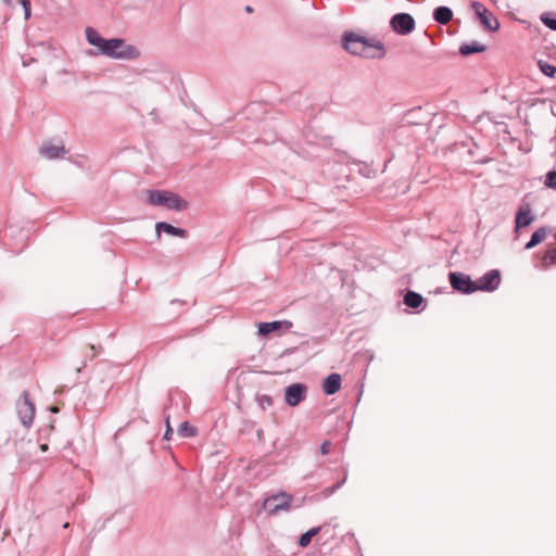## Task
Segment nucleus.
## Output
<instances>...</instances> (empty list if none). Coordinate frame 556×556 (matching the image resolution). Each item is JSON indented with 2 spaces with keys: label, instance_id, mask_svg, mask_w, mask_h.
Wrapping results in <instances>:
<instances>
[{
  "label": "nucleus",
  "instance_id": "obj_1",
  "mask_svg": "<svg viewBox=\"0 0 556 556\" xmlns=\"http://www.w3.org/2000/svg\"><path fill=\"white\" fill-rule=\"evenodd\" d=\"M85 34L88 43L98 49L97 52H90V54H101L114 60L123 61L137 60L141 54L138 47L127 43L122 38L104 39L92 27H87Z\"/></svg>",
  "mask_w": 556,
  "mask_h": 556
},
{
  "label": "nucleus",
  "instance_id": "obj_2",
  "mask_svg": "<svg viewBox=\"0 0 556 556\" xmlns=\"http://www.w3.org/2000/svg\"><path fill=\"white\" fill-rule=\"evenodd\" d=\"M343 48L353 55L366 59H382L387 54V49L380 40L365 38L354 33L344 35Z\"/></svg>",
  "mask_w": 556,
  "mask_h": 556
},
{
  "label": "nucleus",
  "instance_id": "obj_3",
  "mask_svg": "<svg viewBox=\"0 0 556 556\" xmlns=\"http://www.w3.org/2000/svg\"><path fill=\"white\" fill-rule=\"evenodd\" d=\"M148 203L152 206H162L177 212L185 211L188 207L186 200L167 190H149Z\"/></svg>",
  "mask_w": 556,
  "mask_h": 556
},
{
  "label": "nucleus",
  "instance_id": "obj_4",
  "mask_svg": "<svg viewBox=\"0 0 556 556\" xmlns=\"http://www.w3.org/2000/svg\"><path fill=\"white\" fill-rule=\"evenodd\" d=\"M293 497L291 494L286 492H280L268 496L263 504L264 509L268 511L269 515H277L281 511H288L291 507Z\"/></svg>",
  "mask_w": 556,
  "mask_h": 556
},
{
  "label": "nucleus",
  "instance_id": "obj_5",
  "mask_svg": "<svg viewBox=\"0 0 556 556\" xmlns=\"http://www.w3.org/2000/svg\"><path fill=\"white\" fill-rule=\"evenodd\" d=\"M17 415L22 425L26 428H30L35 418V405L30 401L29 393L24 391L21 399L17 402Z\"/></svg>",
  "mask_w": 556,
  "mask_h": 556
},
{
  "label": "nucleus",
  "instance_id": "obj_6",
  "mask_svg": "<svg viewBox=\"0 0 556 556\" xmlns=\"http://www.w3.org/2000/svg\"><path fill=\"white\" fill-rule=\"evenodd\" d=\"M448 279L452 288L460 293L470 294L477 291L476 281H472L470 276L464 273H450Z\"/></svg>",
  "mask_w": 556,
  "mask_h": 556
},
{
  "label": "nucleus",
  "instance_id": "obj_7",
  "mask_svg": "<svg viewBox=\"0 0 556 556\" xmlns=\"http://www.w3.org/2000/svg\"><path fill=\"white\" fill-rule=\"evenodd\" d=\"M471 9L485 29L495 31L500 28L498 20L482 3L473 1L471 3Z\"/></svg>",
  "mask_w": 556,
  "mask_h": 556
},
{
  "label": "nucleus",
  "instance_id": "obj_8",
  "mask_svg": "<svg viewBox=\"0 0 556 556\" xmlns=\"http://www.w3.org/2000/svg\"><path fill=\"white\" fill-rule=\"evenodd\" d=\"M390 25L396 34L406 36L415 29V20L408 13H396L392 16Z\"/></svg>",
  "mask_w": 556,
  "mask_h": 556
},
{
  "label": "nucleus",
  "instance_id": "obj_9",
  "mask_svg": "<svg viewBox=\"0 0 556 556\" xmlns=\"http://www.w3.org/2000/svg\"><path fill=\"white\" fill-rule=\"evenodd\" d=\"M307 387L303 383H293L285 391V401L289 406L299 405L306 396Z\"/></svg>",
  "mask_w": 556,
  "mask_h": 556
},
{
  "label": "nucleus",
  "instance_id": "obj_10",
  "mask_svg": "<svg viewBox=\"0 0 556 556\" xmlns=\"http://www.w3.org/2000/svg\"><path fill=\"white\" fill-rule=\"evenodd\" d=\"M500 271L497 269H491L476 281L477 291H494L500 286Z\"/></svg>",
  "mask_w": 556,
  "mask_h": 556
},
{
  "label": "nucleus",
  "instance_id": "obj_11",
  "mask_svg": "<svg viewBox=\"0 0 556 556\" xmlns=\"http://www.w3.org/2000/svg\"><path fill=\"white\" fill-rule=\"evenodd\" d=\"M290 330L292 328V323L289 320H275L270 323H260L258 324V333L262 336H267L274 331L279 329Z\"/></svg>",
  "mask_w": 556,
  "mask_h": 556
},
{
  "label": "nucleus",
  "instance_id": "obj_12",
  "mask_svg": "<svg viewBox=\"0 0 556 556\" xmlns=\"http://www.w3.org/2000/svg\"><path fill=\"white\" fill-rule=\"evenodd\" d=\"M65 152V148L62 143L54 144L52 142H46L40 148V154L48 160L61 157Z\"/></svg>",
  "mask_w": 556,
  "mask_h": 556
},
{
  "label": "nucleus",
  "instance_id": "obj_13",
  "mask_svg": "<svg viewBox=\"0 0 556 556\" xmlns=\"http://www.w3.org/2000/svg\"><path fill=\"white\" fill-rule=\"evenodd\" d=\"M341 388V376L331 374L324 379L323 390L327 395L337 393Z\"/></svg>",
  "mask_w": 556,
  "mask_h": 556
},
{
  "label": "nucleus",
  "instance_id": "obj_14",
  "mask_svg": "<svg viewBox=\"0 0 556 556\" xmlns=\"http://www.w3.org/2000/svg\"><path fill=\"white\" fill-rule=\"evenodd\" d=\"M155 231L157 236H160L161 231H164L167 235L179 237V238H186L187 231L182 228L175 227L166 222H159L155 224Z\"/></svg>",
  "mask_w": 556,
  "mask_h": 556
},
{
  "label": "nucleus",
  "instance_id": "obj_15",
  "mask_svg": "<svg viewBox=\"0 0 556 556\" xmlns=\"http://www.w3.org/2000/svg\"><path fill=\"white\" fill-rule=\"evenodd\" d=\"M533 219H534V217L531 214L530 206L528 204L522 205L518 210L517 215H516V227L517 228L527 227L528 225H530L533 222Z\"/></svg>",
  "mask_w": 556,
  "mask_h": 556
},
{
  "label": "nucleus",
  "instance_id": "obj_16",
  "mask_svg": "<svg viewBox=\"0 0 556 556\" xmlns=\"http://www.w3.org/2000/svg\"><path fill=\"white\" fill-rule=\"evenodd\" d=\"M453 17V12L448 7H438L433 11V18L439 24H447Z\"/></svg>",
  "mask_w": 556,
  "mask_h": 556
},
{
  "label": "nucleus",
  "instance_id": "obj_17",
  "mask_svg": "<svg viewBox=\"0 0 556 556\" xmlns=\"http://www.w3.org/2000/svg\"><path fill=\"white\" fill-rule=\"evenodd\" d=\"M403 301L404 304L410 308H419L424 304L425 299L415 291H407Z\"/></svg>",
  "mask_w": 556,
  "mask_h": 556
},
{
  "label": "nucleus",
  "instance_id": "obj_18",
  "mask_svg": "<svg viewBox=\"0 0 556 556\" xmlns=\"http://www.w3.org/2000/svg\"><path fill=\"white\" fill-rule=\"evenodd\" d=\"M486 49L484 45L479 42L464 43L459 48V52L462 55H469L477 52H483Z\"/></svg>",
  "mask_w": 556,
  "mask_h": 556
},
{
  "label": "nucleus",
  "instance_id": "obj_19",
  "mask_svg": "<svg viewBox=\"0 0 556 556\" xmlns=\"http://www.w3.org/2000/svg\"><path fill=\"white\" fill-rule=\"evenodd\" d=\"M546 235H547V231H546V228H544V227H541L538 230H535L532 233L531 239L527 242L526 249L529 250V249L534 248L536 244H539L546 238Z\"/></svg>",
  "mask_w": 556,
  "mask_h": 556
},
{
  "label": "nucleus",
  "instance_id": "obj_20",
  "mask_svg": "<svg viewBox=\"0 0 556 556\" xmlns=\"http://www.w3.org/2000/svg\"><path fill=\"white\" fill-rule=\"evenodd\" d=\"M319 531H320V528L316 527V528H312L308 531H306L305 533H303L299 540L300 546H302V547L307 546L311 543L312 538L315 536Z\"/></svg>",
  "mask_w": 556,
  "mask_h": 556
},
{
  "label": "nucleus",
  "instance_id": "obj_21",
  "mask_svg": "<svg viewBox=\"0 0 556 556\" xmlns=\"http://www.w3.org/2000/svg\"><path fill=\"white\" fill-rule=\"evenodd\" d=\"M197 433L195 429L188 421H184L178 428V434L182 438H191Z\"/></svg>",
  "mask_w": 556,
  "mask_h": 556
},
{
  "label": "nucleus",
  "instance_id": "obj_22",
  "mask_svg": "<svg viewBox=\"0 0 556 556\" xmlns=\"http://www.w3.org/2000/svg\"><path fill=\"white\" fill-rule=\"evenodd\" d=\"M541 72L546 75L547 77H554L555 74H556V66L555 65H552L547 62H544V61H539L538 63Z\"/></svg>",
  "mask_w": 556,
  "mask_h": 556
},
{
  "label": "nucleus",
  "instance_id": "obj_23",
  "mask_svg": "<svg viewBox=\"0 0 556 556\" xmlns=\"http://www.w3.org/2000/svg\"><path fill=\"white\" fill-rule=\"evenodd\" d=\"M257 404L263 408L266 409L267 407L271 406L273 400L269 395L262 394L257 395L256 397Z\"/></svg>",
  "mask_w": 556,
  "mask_h": 556
},
{
  "label": "nucleus",
  "instance_id": "obj_24",
  "mask_svg": "<svg viewBox=\"0 0 556 556\" xmlns=\"http://www.w3.org/2000/svg\"><path fill=\"white\" fill-rule=\"evenodd\" d=\"M544 185L547 188L556 190V170H551L547 173Z\"/></svg>",
  "mask_w": 556,
  "mask_h": 556
},
{
  "label": "nucleus",
  "instance_id": "obj_25",
  "mask_svg": "<svg viewBox=\"0 0 556 556\" xmlns=\"http://www.w3.org/2000/svg\"><path fill=\"white\" fill-rule=\"evenodd\" d=\"M543 262L546 266L556 264V248L545 253Z\"/></svg>",
  "mask_w": 556,
  "mask_h": 556
},
{
  "label": "nucleus",
  "instance_id": "obj_26",
  "mask_svg": "<svg viewBox=\"0 0 556 556\" xmlns=\"http://www.w3.org/2000/svg\"><path fill=\"white\" fill-rule=\"evenodd\" d=\"M541 21L545 26H547L549 29L556 31V18L549 17L547 14H543L541 16Z\"/></svg>",
  "mask_w": 556,
  "mask_h": 556
},
{
  "label": "nucleus",
  "instance_id": "obj_27",
  "mask_svg": "<svg viewBox=\"0 0 556 556\" xmlns=\"http://www.w3.org/2000/svg\"><path fill=\"white\" fill-rule=\"evenodd\" d=\"M344 482H345V478L342 481L333 484L332 486H329V488L325 489L324 490V494L326 496L332 495L339 488H341L343 485Z\"/></svg>",
  "mask_w": 556,
  "mask_h": 556
},
{
  "label": "nucleus",
  "instance_id": "obj_28",
  "mask_svg": "<svg viewBox=\"0 0 556 556\" xmlns=\"http://www.w3.org/2000/svg\"><path fill=\"white\" fill-rule=\"evenodd\" d=\"M20 1L24 9L25 18L27 20L30 16V1L29 0H20Z\"/></svg>",
  "mask_w": 556,
  "mask_h": 556
},
{
  "label": "nucleus",
  "instance_id": "obj_29",
  "mask_svg": "<svg viewBox=\"0 0 556 556\" xmlns=\"http://www.w3.org/2000/svg\"><path fill=\"white\" fill-rule=\"evenodd\" d=\"M331 446H332V444H331V442H330V441H324V442L321 443V445H320V453H321L323 455H327V454L330 452Z\"/></svg>",
  "mask_w": 556,
  "mask_h": 556
},
{
  "label": "nucleus",
  "instance_id": "obj_30",
  "mask_svg": "<svg viewBox=\"0 0 556 556\" xmlns=\"http://www.w3.org/2000/svg\"><path fill=\"white\" fill-rule=\"evenodd\" d=\"M166 426H167V427H166V431H165V433H164V439H165V440H169V439H170V437H172L173 430H172V428H170V426H169V418H168V417L166 418Z\"/></svg>",
  "mask_w": 556,
  "mask_h": 556
},
{
  "label": "nucleus",
  "instance_id": "obj_31",
  "mask_svg": "<svg viewBox=\"0 0 556 556\" xmlns=\"http://www.w3.org/2000/svg\"><path fill=\"white\" fill-rule=\"evenodd\" d=\"M90 350L92 351V354H91L90 358H93L96 356V354H97L96 346L91 344L90 345Z\"/></svg>",
  "mask_w": 556,
  "mask_h": 556
},
{
  "label": "nucleus",
  "instance_id": "obj_32",
  "mask_svg": "<svg viewBox=\"0 0 556 556\" xmlns=\"http://www.w3.org/2000/svg\"><path fill=\"white\" fill-rule=\"evenodd\" d=\"M48 448H49V447H48V444H46V443L40 445V451H41V452H47V451H48Z\"/></svg>",
  "mask_w": 556,
  "mask_h": 556
},
{
  "label": "nucleus",
  "instance_id": "obj_33",
  "mask_svg": "<svg viewBox=\"0 0 556 556\" xmlns=\"http://www.w3.org/2000/svg\"><path fill=\"white\" fill-rule=\"evenodd\" d=\"M86 365H87V362L84 361L81 366L77 368V371L79 372L81 370V368L86 367Z\"/></svg>",
  "mask_w": 556,
  "mask_h": 556
},
{
  "label": "nucleus",
  "instance_id": "obj_34",
  "mask_svg": "<svg viewBox=\"0 0 556 556\" xmlns=\"http://www.w3.org/2000/svg\"><path fill=\"white\" fill-rule=\"evenodd\" d=\"M3 2H4L7 5H10V4H11V0H3Z\"/></svg>",
  "mask_w": 556,
  "mask_h": 556
},
{
  "label": "nucleus",
  "instance_id": "obj_35",
  "mask_svg": "<svg viewBox=\"0 0 556 556\" xmlns=\"http://www.w3.org/2000/svg\"><path fill=\"white\" fill-rule=\"evenodd\" d=\"M53 413H56L58 412V408L56 407H52L51 409Z\"/></svg>",
  "mask_w": 556,
  "mask_h": 556
},
{
  "label": "nucleus",
  "instance_id": "obj_36",
  "mask_svg": "<svg viewBox=\"0 0 556 556\" xmlns=\"http://www.w3.org/2000/svg\"><path fill=\"white\" fill-rule=\"evenodd\" d=\"M245 10H247L248 12H251V11H252V9H251L250 7H247V9H245Z\"/></svg>",
  "mask_w": 556,
  "mask_h": 556
}]
</instances>
